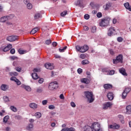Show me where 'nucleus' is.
<instances>
[{
	"label": "nucleus",
	"mask_w": 131,
	"mask_h": 131,
	"mask_svg": "<svg viewBox=\"0 0 131 131\" xmlns=\"http://www.w3.org/2000/svg\"><path fill=\"white\" fill-rule=\"evenodd\" d=\"M102 72H105V74H106L108 75V73L109 72V70H108V69L104 68L102 70Z\"/></svg>",
	"instance_id": "58836bf2"
},
{
	"label": "nucleus",
	"mask_w": 131,
	"mask_h": 131,
	"mask_svg": "<svg viewBox=\"0 0 131 131\" xmlns=\"http://www.w3.org/2000/svg\"><path fill=\"white\" fill-rule=\"evenodd\" d=\"M15 49H12L11 50H10V53L11 54H15Z\"/></svg>",
	"instance_id": "69168bd1"
},
{
	"label": "nucleus",
	"mask_w": 131,
	"mask_h": 131,
	"mask_svg": "<svg viewBox=\"0 0 131 131\" xmlns=\"http://www.w3.org/2000/svg\"><path fill=\"white\" fill-rule=\"evenodd\" d=\"M113 105V104H112V103L108 102L103 105V108L104 109V110H106L107 108H110V107H111V106H112Z\"/></svg>",
	"instance_id": "9b49d317"
},
{
	"label": "nucleus",
	"mask_w": 131,
	"mask_h": 131,
	"mask_svg": "<svg viewBox=\"0 0 131 131\" xmlns=\"http://www.w3.org/2000/svg\"><path fill=\"white\" fill-rule=\"evenodd\" d=\"M84 19H85V20H89V19H90V15H89L88 14H85L84 16Z\"/></svg>",
	"instance_id": "3c124183"
},
{
	"label": "nucleus",
	"mask_w": 131,
	"mask_h": 131,
	"mask_svg": "<svg viewBox=\"0 0 131 131\" xmlns=\"http://www.w3.org/2000/svg\"><path fill=\"white\" fill-rule=\"evenodd\" d=\"M47 103H48V100H43L42 101V105H47Z\"/></svg>",
	"instance_id": "680f3d73"
},
{
	"label": "nucleus",
	"mask_w": 131,
	"mask_h": 131,
	"mask_svg": "<svg viewBox=\"0 0 131 131\" xmlns=\"http://www.w3.org/2000/svg\"><path fill=\"white\" fill-rule=\"evenodd\" d=\"M76 49L78 52H80V53H85L89 50V46L88 45H84L82 47L79 46H76Z\"/></svg>",
	"instance_id": "7ed1b4c3"
},
{
	"label": "nucleus",
	"mask_w": 131,
	"mask_h": 131,
	"mask_svg": "<svg viewBox=\"0 0 131 131\" xmlns=\"http://www.w3.org/2000/svg\"><path fill=\"white\" fill-rule=\"evenodd\" d=\"M38 82L39 83H40V84L42 83L43 82V78L39 79L38 80Z\"/></svg>",
	"instance_id": "0e129e2a"
},
{
	"label": "nucleus",
	"mask_w": 131,
	"mask_h": 131,
	"mask_svg": "<svg viewBox=\"0 0 131 131\" xmlns=\"http://www.w3.org/2000/svg\"><path fill=\"white\" fill-rule=\"evenodd\" d=\"M83 29H84V30H85V31H88L89 30V29H90V28H89V27L85 26H84V27H83Z\"/></svg>",
	"instance_id": "e2e57ef3"
},
{
	"label": "nucleus",
	"mask_w": 131,
	"mask_h": 131,
	"mask_svg": "<svg viewBox=\"0 0 131 131\" xmlns=\"http://www.w3.org/2000/svg\"><path fill=\"white\" fill-rule=\"evenodd\" d=\"M68 11H64L63 12L60 13V15L61 17H65V16H66V14H68Z\"/></svg>",
	"instance_id": "e433bc0d"
},
{
	"label": "nucleus",
	"mask_w": 131,
	"mask_h": 131,
	"mask_svg": "<svg viewBox=\"0 0 131 131\" xmlns=\"http://www.w3.org/2000/svg\"><path fill=\"white\" fill-rule=\"evenodd\" d=\"M115 31V29L113 27L110 28L107 31V35L108 36H111L114 32Z\"/></svg>",
	"instance_id": "9d476101"
},
{
	"label": "nucleus",
	"mask_w": 131,
	"mask_h": 131,
	"mask_svg": "<svg viewBox=\"0 0 131 131\" xmlns=\"http://www.w3.org/2000/svg\"><path fill=\"white\" fill-rule=\"evenodd\" d=\"M80 58H81V59H84L85 58V55L84 54H81L80 55Z\"/></svg>",
	"instance_id": "bf43d9fd"
},
{
	"label": "nucleus",
	"mask_w": 131,
	"mask_h": 131,
	"mask_svg": "<svg viewBox=\"0 0 131 131\" xmlns=\"http://www.w3.org/2000/svg\"><path fill=\"white\" fill-rule=\"evenodd\" d=\"M21 88L26 90L27 92H31V88L28 85H25L24 84H22L21 85Z\"/></svg>",
	"instance_id": "a211bd4d"
},
{
	"label": "nucleus",
	"mask_w": 131,
	"mask_h": 131,
	"mask_svg": "<svg viewBox=\"0 0 131 131\" xmlns=\"http://www.w3.org/2000/svg\"><path fill=\"white\" fill-rule=\"evenodd\" d=\"M127 96V93H126L125 92L123 91L122 94V99H126Z\"/></svg>",
	"instance_id": "7c9ffc66"
},
{
	"label": "nucleus",
	"mask_w": 131,
	"mask_h": 131,
	"mask_svg": "<svg viewBox=\"0 0 131 131\" xmlns=\"http://www.w3.org/2000/svg\"><path fill=\"white\" fill-rule=\"evenodd\" d=\"M109 22H110V18H105L101 20V22L99 23V25L101 27H105V26H107L109 24Z\"/></svg>",
	"instance_id": "39448f33"
},
{
	"label": "nucleus",
	"mask_w": 131,
	"mask_h": 131,
	"mask_svg": "<svg viewBox=\"0 0 131 131\" xmlns=\"http://www.w3.org/2000/svg\"><path fill=\"white\" fill-rule=\"evenodd\" d=\"M126 114H131V105L126 106Z\"/></svg>",
	"instance_id": "aec40b11"
},
{
	"label": "nucleus",
	"mask_w": 131,
	"mask_h": 131,
	"mask_svg": "<svg viewBox=\"0 0 131 131\" xmlns=\"http://www.w3.org/2000/svg\"><path fill=\"white\" fill-rule=\"evenodd\" d=\"M18 39V36H9L7 38V40L8 41H15Z\"/></svg>",
	"instance_id": "1a4fd4ad"
},
{
	"label": "nucleus",
	"mask_w": 131,
	"mask_h": 131,
	"mask_svg": "<svg viewBox=\"0 0 131 131\" xmlns=\"http://www.w3.org/2000/svg\"><path fill=\"white\" fill-rule=\"evenodd\" d=\"M15 70L17 71V72H21V70H22V69H21V68L17 67L15 68Z\"/></svg>",
	"instance_id": "4d7b16f0"
},
{
	"label": "nucleus",
	"mask_w": 131,
	"mask_h": 131,
	"mask_svg": "<svg viewBox=\"0 0 131 131\" xmlns=\"http://www.w3.org/2000/svg\"><path fill=\"white\" fill-rule=\"evenodd\" d=\"M37 93H41L42 92V88L39 86L36 89Z\"/></svg>",
	"instance_id": "ea45409f"
},
{
	"label": "nucleus",
	"mask_w": 131,
	"mask_h": 131,
	"mask_svg": "<svg viewBox=\"0 0 131 131\" xmlns=\"http://www.w3.org/2000/svg\"><path fill=\"white\" fill-rule=\"evenodd\" d=\"M97 18H101L102 17V13L98 12L97 14Z\"/></svg>",
	"instance_id": "5fc2aeb1"
},
{
	"label": "nucleus",
	"mask_w": 131,
	"mask_h": 131,
	"mask_svg": "<svg viewBox=\"0 0 131 131\" xmlns=\"http://www.w3.org/2000/svg\"><path fill=\"white\" fill-rule=\"evenodd\" d=\"M115 73V71L114 70H111V71H108V72L107 73V75H113Z\"/></svg>",
	"instance_id": "a19ab883"
},
{
	"label": "nucleus",
	"mask_w": 131,
	"mask_h": 131,
	"mask_svg": "<svg viewBox=\"0 0 131 131\" xmlns=\"http://www.w3.org/2000/svg\"><path fill=\"white\" fill-rule=\"evenodd\" d=\"M40 13H37L35 14L34 18L35 19H38V18H40Z\"/></svg>",
	"instance_id": "a18cd8bd"
},
{
	"label": "nucleus",
	"mask_w": 131,
	"mask_h": 131,
	"mask_svg": "<svg viewBox=\"0 0 131 131\" xmlns=\"http://www.w3.org/2000/svg\"><path fill=\"white\" fill-rule=\"evenodd\" d=\"M58 88H59V84H58V82L57 81L51 82L48 86V89L50 91H55Z\"/></svg>",
	"instance_id": "f03ea898"
},
{
	"label": "nucleus",
	"mask_w": 131,
	"mask_h": 131,
	"mask_svg": "<svg viewBox=\"0 0 131 131\" xmlns=\"http://www.w3.org/2000/svg\"><path fill=\"white\" fill-rule=\"evenodd\" d=\"M39 30V28H38V27H36L33 29L30 33V34H35V33H36Z\"/></svg>",
	"instance_id": "4be33fe9"
},
{
	"label": "nucleus",
	"mask_w": 131,
	"mask_h": 131,
	"mask_svg": "<svg viewBox=\"0 0 131 131\" xmlns=\"http://www.w3.org/2000/svg\"><path fill=\"white\" fill-rule=\"evenodd\" d=\"M119 71L120 73L122 74V75H124V76H127V73H126V72H125V69H124V68H122L120 69Z\"/></svg>",
	"instance_id": "dca6fc26"
},
{
	"label": "nucleus",
	"mask_w": 131,
	"mask_h": 131,
	"mask_svg": "<svg viewBox=\"0 0 131 131\" xmlns=\"http://www.w3.org/2000/svg\"><path fill=\"white\" fill-rule=\"evenodd\" d=\"M83 0H78L75 3V5L77 6L78 7H83V5H82L83 4Z\"/></svg>",
	"instance_id": "4468645a"
},
{
	"label": "nucleus",
	"mask_w": 131,
	"mask_h": 131,
	"mask_svg": "<svg viewBox=\"0 0 131 131\" xmlns=\"http://www.w3.org/2000/svg\"><path fill=\"white\" fill-rule=\"evenodd\" d=\"M84 131H93V129H92V127L91 126H88Z\"/></svg>",
	"instance_id": "8fccbe9b"
},
{
	"label": "nucleus",
	"mask_w": 131,
	"mask_h": 131,
	"mask_svg": "<svg viewBox=\"0 0 131 131\" xmlns=\"http://www.w3.org/2000/svg\"><path fill=\"white\" fill-rule=\"evenodd\" d=\"M10 80H12V81H15L17 85H20V84H21V81H20V80H19L18 79H16V78L15 77H12L10 78Z\"/></svg>",
	"instance_id": "f8f14e48"
},
{
	"label": "nucleus",
	"mask_w": 131,
	"mask_h": 131,
	"mask_svg": "<svg viewBox=\"0 0 131 131\" xmlns=\"http://www.w3.org/2000/svg\"><path fill=\"white\" fill-rule=\"evenodd\" d=\"M110 53L111 55H114L115 54L114 51L112 49L110 50Z\"/></svg>",
	"instance_id": "774afa93"
},
{
	"label": "nucleus",
	"mask_w": 131,
	"mask_h": 131,
	"mask_svg": "<svg viewBox=\"0 0 131 131\" xmlns=\"http://www.w3.org/2000/svg\"><path fill=\"white\" fill-rule=\"evenodd\" d=\"M75 129L73 127L66 128V131H75Z\"/></svg>",
	"instance_id": "c03bdc74"
},
{
	"label": "nucleus",
	"mask_w": 131,
	"mask_h": 131,
	"mask_svg": "<svg viewBox=\"0 0 131 131\" xmlns=\"http://www.w3.org/2000/svg\"><path fill=\"white\" fill-rule=\"evenodd\" d=\"M123 56L122 55L120 54L117 56L116 59H113L114 64H117V63H122Z\"/></svg>",
	"instance_id": "423d86ee"
},
{
	"label": "nucleus",
	"mask_w": 131,
	"mask_h": 131,
	"mask_svg": "<svg viewBox=\"0 0 131 131\" xmlns=\"http://www.w3.org/2000/svg\"><path fill=\"white\" fill-rule=\"evenodd\" d=\"M12 48H13V46L11 44H9L6 47L0 48V51H3V52H8V51H10Z\"/></svg>",
	"instance_id": "0eeeda50"
},
{
	"label": "nucleus",
	"mask_w": 131,
	"mask_h": 131,
	"mask_svg": "<svg viewBox=\"0 0 131 131\" xmlns=\"http://www.w3.org/2000/svg\"><path fill=\"white\" fill-rule=\"evenodd\" d=\"M3 100L5 102H9L10 100H9V97L8 96H4Z\"/></svg>",
	"instance_id": "79ce46f5"
},
{
	"label": "nucleus",
	"mask_w": 131,
	"mask_h": 131,
	"mask_svg": "<svg viewBox=\"0 0 131 131\" xmlns=\"http://www.w3.org/2000/svg\"><path fill=\"white\" fill-rule=\"evenodd\" d=\"M91 128L95 131H103L101 128V125L98 122L94 123L91 126Z\"/></svg>",
	"instance_id": "20e7f679"
},
{
	"label": "nucleus",
	"mask_w": 131,
	"mask_h": 131,
	"mask_svg": "<svg viewBox=\"0 0 131 131\" xmlns=\"http://www.w3.org/2000/svg\"><path fill=\"white\" fill-rule=\"evenodd\" d=\"M18 74H19L16 72L10 73V75H11V76H17Z\"/></svg>",
	"instance_id": "72a5a7b5"
},
{
	"label": "nucleus",
	"mask_w": 131,
	"mask_h": 131,
	"mask_svg": "<svg viewBox=\"0 0 131 131\" xmlns=\"http://www.w3.org/2000/svg\"><path fill=\"white\" fill-rule=\"evenodd\" d=\"M92 33H96L97 32V27H92L91 29Z\"/></svg>",
	"instance_id": "cd10ccee"
},
{
	"label": "nucleus",
	"mask_w": 131,
	"mask_h": 131,
	"mask_svg": "<svg viewBox=\"0 0 131 131\" xmlns=\"http://www.w3.org/2000/svg\"><path fill=\"white\" fill-rule=\"evenodd\" d=\"M15 119H17V120H19L20 119H21L22 118V117H21V116L18 115V116H15Z\"/></svg>",
	"instance_id": "6e6d98bb"
},
{
	"label": "nucleus",
	"mask_w": 131,
	"mask_h": 131,
	"mask_svg": "<svg viewBox=\"0 0 131 131\" xmlns=\"http://www.w3.org/2000/svg\"><path fill=\"white\" fill-rule=\"evenodd\" d=\"M117 40L119 42H121L123 40V39L121 37H119L117 38Z\"/></svg>",
	"instance_id": "864d4df0"
},
{
	"label": "nucleus",
	"mask_w": 131,
	"mask_h": 131,
	"mask_svg": "<svg viewBox=\"0 0 131 131\" xmlns=\"http://www.w3.org/2000/svg\"><path fill=\"white\" fill-rule=\"evenodd\" d=\"M77 72H78V73H79V74H80L82 72V69H78L77 70Z\"/></svg>",
	"instance_id": "338daca9"
},
{
	"label": "nucleus",
	"mask_w": 131,
	"mask_h": 131,
	"mask_svg": "<svg viewBox=\"0 0 131 131\" xmlns=\"http://www.w3.org/2000/svg\"><path fill=\"white\" fill-rule=\"evenodd\" d=\"M81 81L83 83H86V84L90 82V80L88 78H83L81 80Z\"/></svg>",
	"instance_id": "393cba45"
},
{
	"label": "nucleus",
	"mask_w": 131,
	"mask_h": 131,
	"mask_svg": "<svg viewBox=\"0 0 131 131\" xmlns=\"http://www.w3.org/2000/svg\"><path fill=\"white\" fill-rule=\"evenodd\" d=\"M49 109H50V110H54V109H55V106H54V105H50L48 107Z\"/></svg>",
	"instance_id": "603ef678"
},
{
	"label": "nucleus",
	"mask_w": 131,
	"mask_h": 131,
	"mask_svg": "<svg viewBox=\"0 0 131 131\" xmlns=\"http://www.w3.org/2000/svg\"><path fill=\"white\" fill-rule=\"evenodd\" d=\"M29 107L31 108V109H36L37 108V105L35 103H31L29 104Z\"/></svg>",
	"instance_id": "412c9836"
},
{
	"label": "nucleus",
	"mask_w": 131,
	"mask_h": 131,
	"mask_svg": "<svg viewBox=\"0 0 131 131\" xmlns=\"http://www.w3.org/2000/svg\"><path fill=\"white\" fill-rule=\"evenodd\" d=\"M103 86L105 90H109V89H112L113 88L112 85L111 84H105Z\"/></svg>",
	"instance_id": "5701e85b"
},
{
	"label": "nucleus",
	"mask_w": 131,
	"mask_h": 131,
	"mask_svg": "<svg viewBox=\"0 0 131 131\" xmlns=\"http://www.w3.org/2000/svg\"><path fill=\"white\" fill-rule=\"evenodd\" d=\"M18 52L19 54H20L21 55H23V54H26V53H27L26 51L22 50L21 49H18Z\"/></svg>",
	"instance_id": "473e14b6"
},
{
	"label": "nucleus",
	"mask_w": 131,
	"mask_h": 131,
	"mask_svg": "<svg viewBox=\"0 0 131 131\" xmlns=\"http://www.w3.org/2000/svg\"><path fill=\"white\" fill-rule=\"evenodd\" d=\"M85 97L88 99L89 103H93L95 100L93 97V92H90L89 91L85 92L84 93Z\"/></svg>",
	"instance_id": "f257e3e1"
},
{
	"label": "nucleus",
	"mask_w": 131,
	"mask_h": 131,
	"mask_svg": "<svg viewBox=\"0 0 131 131\" xmlns=\"http://www.w3.org/2000/svg\"><path fill=\"white\" fill-rule=\"evenodd\" d=\"M67 49V46L64 47L62 49H59V52H60V53H63L64 52H65V50H66Z\"/></svg>",
	"instance_id": "4c0bfd02"
},
{
	"label": "nucleus",
	"mask_w": 131,
	"mask_h": 131,
	"mask_svg": "<svg viewBox=\"0 0 131 131\" xmlns=\"http://www.w3.org/2000/svg\"><path fill=\"white\" fill-rule=\"evenodd\" d=\"M130 88H126L125 89V90L124 91V92H125V93H127V94H128V93H129V92H130Z\"/></svg>",
	"instance_id": "de8ad7c7"
},
{
	"label": "nucleus",
	"mask_w": 131,
	"mask_h": 131,
	"mask_svg": "<svg viewBox=\"0 0 131 131\" xmlns=\"http://www.w3.org/2000/svg\"><path fill=\"white\" fill-rule=\"evenodd\" d=\"M35 116L36 118H40V117H41V114L39 112L36 113L35 114Z\"/></svg>",
	"instance_id": "2f4dec72"
},
{
	"label": "nucleus",
	"mask_w": 131,
	"mask_h": 131,
	"mask_svg": "<svg viewBox=\"0 0 131 131\" xmlns=\"http://www.w3.org/2000/svg\"><path fill=\"white\" fill-rule=\"evenodd\" d=\"M125 8L127 10L129 8V3H126L124 4Z\"/></svg>",
	"instance_id": "49530a36"
},
{
	"label": "nucleus",
	"mask_w": 131,
	"mask_h": 131,
	"mask_svg": "<svg viewBox=\"0 0 131 131\" xmlns=\"http://www.w3.org/2000/svg\"><path fill=\"white\" fill-rule=\"evenodd\" d=\"M32 4L30 3L27 5V8L28 9V10H31V9H32Z\"/></svg>",
	"instance_id": "c9c22d12"
},
{
	"label": "nucleus",
	"mask_w": 131,
	"mask_h": 131,
	"mask_svg": "<svg viewBox=\"0 0 131 131\" xmlns=\"http://www.w3.org/2000/svg\"><path fill=\"white\" fill-rule=\"evenodd\" d=\"M10 109H11L13 112H17V108H16V107H15L14 106H10Z\"/></svg>",
	"instance_id": "f704fd0d"
},
{
	"label": "nucleus",
	"mask_w": 131,
	"mask_h": 131,
	"mask_svg": "<svg viewBox=\"0 0 131 131\" xmlns=\"http://www.w3.org/2000/svg\"><path fill=\"white\" fill-rule=\"evenodd\" d=\"M7 17V20H12L14 17H15V15L14 14H10L9 15L6 16Z\"/></svg>",
	"instance_id": "c85d7f7f"
},
{
	"label": "nucleus",
	"mask_w": 131,
	"mask_h": 131,
	"mask_svg": "<svg viewBox=\"0 0 131 131\" xmlns=\"http://www.w3.org/2000/svg\"><path fill=\"white\" fill-rule=\"evenodd\" d=\"M71 105L73 108H75V107H76V105L75 104V103H74V102H71Z\"/></svg>",
	"instance_id": "13d9d810"
},
{
	"label": "nucleus",
	"mask_w": 131,
	"mask_h": 131,
	"mask_svg": "<svg viewBox=\"0 0 131 131\" xmlns=\"http://www.w3.org/2000/svg\"><path fill=\"white\" fill-rule=\"evenodd\" d=\"M33 124L29 123L26 127L27 130L31 131V130L33 129Z\"/></svg>",
	"instance_id": "6ab92c4d"
},
{
	"label": "nucleus",
	"mask_w": 131,
	"mask_h": 131,
	"mask_svg": "<svg viewBox=\"0 0 131 131\" xmlns=\"http://www.w3.org/2000/svg\"><path fill=\"white\" fill-rule=\"evenodd\" d=\"M51 43H52V40H51L50 39L47 40L45 41V44L47 45V46H49V45H51Z\"/></svg>",
	"instance_id": "37998d69"
},
{
	"label": "nucleus",
	"mask_w": 131,
	"mask_h": 131,
	"mask_svg": "<svg viewBox=\"0 0 131 131\" xmlns=\"http://www.w3.org/2000/svg\"><path fill=\"white\" fill-rule=\"evenodd\" d=\"M111 4L107 3V4H106V6H105V9L108 10V9H109V8H111Z\"/></svg>",
	"instance_id": "09e8293b"
},
{
	"label": "nucleus",
	"mask_w": 131,
	"mask_h": 131,
	"mask_svg": "<svg viewBox=\"0 0 131 131\" xmlns=\"http://www.w3.org/2000/svg\"><path fill=\"white\" fill-rule=\"evenodd\" d=\"M107 97L110 101H112L114 99V96L112 92H109L107 95Z\"/></svg>",
	"instance_id": "f3484780"
},
{
	"label": "nucleus",
	"mask_w": 131,
	"mask_h": 131,
	"mask_svg": "<svg viewBox=\"0 0 131 131\" xmlns=\"http://www.w3.org/2000/svg\"><path fill=\"white\" fill-rule=\"evenodd\" d=\"M7 20H8L7 16H3L0 18V22L2 23H5Z\"/></svg>",
	"instance_id": "b1692460"
},
{
	"label": "nucleus",
	"mask_w": 131,
	"mask_h": 131,
	"mask_svg": "<svg viewBox=\"0 0 131 131\" xmlns=\"http://www.w3.org/2000/svg\"><path fill=\"white\" fill-rule=\"evenodd\" d=\"M32 77L33 79H37L38 78V76L36 73H33L32 74Z\"/></svg>",
	"instance_id": "bb28decb"
},
{
	"label": "nucleus",
	"mask_w": 131,
	"mask_h": 131,
	"mask_svg": "<svg viewBox=\"0 0 131 131\" xmlns=\"http://www.w3.org/2000/svg\"><path fill=\"white\" fill-rule=\"evenodd\" d=\"M90 61H89V60L85 59L82 61L81 62V64L82 65H87V64H89Z\"/></svg>",
	"instance_id": "c756f323"
},
{
	"label": "nucleus",
	"mask_w": 131,
	"mask_h": 131,
	"mask_svg": "<svg viewBox=\"0 0 131 131\" xmlns=\"http://www.w3.org/2000/svg\"><path fill=\"white\" fill-rule=\"evenodd\" d=\"M9 89V85L6 84H3L1 86V89L2 91H4V92H6Z\"/></svg>",
	"instance_id": "2eb2a0df"
},
{
	"label": "nucleus",
	"mask_w": 131,
	"mask_h": 131,
	"mask_svg": "<svg viewBox=\"0 0 131 131\" xmlns=\"http://www.w3.org/2000/svg\"><path fill=\"white\" fill-rule=\"evenodd\" d=\"M59 98L61 100H64V99H65V97H64V95L63 94H60V95L59 96Z\"/></svg>",
	"instance_id": "052dcab7"
},
{
	"label": "nucleus",
	"mask_w": 131,
	"mask_h": 131,
	"mask_svg": "<svg viewBox=\"0 0 131 131\" xmlns=\"http://www.w3.org/2000/svg\"><path fill=\"white\" fill-rule=\"evenodd\" d=\"M9 118H10V116H6L3 119V122H4L5 123H7V122H8V120H9Z\"/></svg>",
	"instance_id": "a878e982"
},
{
	"label": "nucleus",
	"mask_w": 131,
	"mask_h": 131,
	"mask_svg": "<svg viewBox=\"0 0 131 131\" xmlns=\"http://www.w3.org/2000/svg\"><path fill=\"white\" fill-rule=\"evenodd\" d=\"M120 127V125L117 123L108 125V128H111L112 129H119Z\"/></svg>",
	"instance_id": "6e6552de"
},
{
	"label": "nucleus",
	"mask_w": 131,
	"mask_h": 131,
	"mask_svg": "<svg viewBox=\"0 0 131 131\" xmlns=\"http://www.w3.org/2000/svg\"><path fill=\"white\" fill-rule=\"evenodd\" d=\"M45 66L47 68V69H49V70H53V69H54V66H53L52 63H46L45 64Z\"/></svg>",
	"instance_id": "ddd939ff"
}]
</instances>
